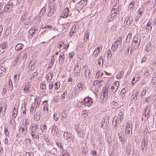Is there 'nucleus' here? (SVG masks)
Returning <instances> with one entry per match:
<instances>
[{"instance_id":"64","label":"nucleus","mask_w":156,"mask_h":156,"mask_svg":"<svg viewBox=\"0 0 156 156\" xmlns=\"http://www.w3.org/2000/svg\"><path fill=\"white\" fill-rule=\"evenodd\" d=\"M90 153L92 155H95L96 154V151L94 150L91 151Z\"/></svg>"},{"instance_id":"26","label":"nucleus","mask_w":156,"mask_h":156,"mask_svg":"<svg viewBox=\"0 0 156 156\" xmlns=\"http://www.w3.org/2000/svg\"><path fill=\"white\" fill-rule=\"evenodd\" d=\"M126 22V24L129 25L132 22V20L129 17H126L125 20V22Z\"/></svg>"},{"instance_id":"62","label":"nucleus","mask_w":156,"mask_h":156,"mask_svg":"<svg viewBox=\"0 0 156 156\" xmlns=\"http://www.w3.org/2000/svg\"><path fill=\"white\" fill-rule=\"evenodd\" d=\"M146 57L145 56H144L142 58V59H141V63H142L143 62H145L146 61Z\"/></svg>"},{"instance_id":"17","label":"nucleus","mask_w":156,"mask_h":156,"mask_svg":"<svg viewBox=\"0 0 156 156\" xmlns=\"http://www.w3.org/2000/svg\"><path fill=\"white\" fill-rule=\"evenodd\" d=\"M27 126H25L23 127H21L20 129V132L21 133L25 134L27 133Z\"/></svg>"},{"instance_id":"24","label":"nucleus","mask_w":156,"mask_h":156,"mask_svg":"<svg viewBox=\"0 0 156 156\" xmlns=\"http://www.w3.org/2000/svg\"><path fill=\"white\" fill-rule=\"evenodd\" d=\"M23 45L21 44H18L15 47V49L16 51L20 50L22 49Z\"/></svg>"},{"instance_id":"13","label":"nucleus","mask_w":156,"mask_h":156,"mask_svg":"<svg viewBox=\"0 0 156 156\" xmlns=\"http://www.w3.org/2000/svg\"><path fill=\"white\" fill-rule=\"evenodd\" d=\"M74 73L76 76L78 75L80 73V69L79 68V65L77 64L76 66L74 67Z\"/></svg>"},{"instance_id":"22","label":"nucleus","mask_w":156,"mask_h":156,"mask_svg":"<svg viewBox=\"0 0 156 156\" xmlns=\"http://www.w3.org/2000/svg\"><path fill=\"white\" fill-rule=\"evenodd\" d=\"M103 74L104 73L102 71H98L96 73V77L98 79L100 78L102 76Z\"/></svg>"},{"instance_id":"2","label":"nucleus","mask_w":156,"mask_h":156,"mask_svg":"<svg viewBox=\"0 0 156 156\" xmlns=\"http://www.w3.org/2000/svg\"><path fill=\"white\" fill-rule=\"evenodd\" d=\"M87 3V1L85 0H81L79 2L77 3L76 5V8L77 10H82L84 7Z\"/></svg>"},{"instance_id":"16","label":"nucleus","mask_w":156,"mask_h":156,"mask_svg":"<svg viewBox=\"0 0 156 156\" xmlns=\"http://www.w3.org/2000/svg\"><path fill=\"white\" fill-rule=\"evenodd\" d=\"M53 77V73H48L46 75V78L48 82H50Z\"/></svg>"},{"instance_id":"54","label":"nucleus","mask_w":156,"mask_h":156,"mask_svg":"<svg viewBox=\"0 0 156 156\" xmlns=\"http://www.w3.org/2000/svg\"><path fill=\"white\" fill-rule=\"evenodd\" d=\"M5 133L6 136H9V132L8 131L7 128H5Z\"/></svg>"},{"instance_id":"63","label":"nucleus","mask_w":156,"mask_h":156,"mask_svg":"<svg viewBox=\"0 0 156 156\" xmlns=\"http://www.w3.org/2000/svg\"><path fill=\"white\" fill-rule=\"evenodd\" d=\"M27 53H25L24 54L23 56V60H24V61L25 59H26L27 57Z\"/></svg>"},{"instance_id":"34","label":"nucleus","mask_w":156,"mask_h":156,"mask_svg":"<svg viewBox=\"0 0 156 156\" xmlns=\"http://www.w3.org/2000/svg\"><path fill=\"white\" fill-rule=\"evenodd\" d=\"M21 55L20 54H19L17 57L15 58L13 63L14 66H16L19 60V58L20 57Z\"/></svg>"},{"instance_id":"31","label":"nucleus","mask_w":156,"mask_h":156,"mask_svg":"<svg viewBox=\"0 0 156 156\" xmlns=\"http://www.w3.org/2000/svg\"><path fill=\"white\" fill-rule=\"evenodd\" d=\"M117 118L118 120H119L120 122L122 121L123 119V114L122 112H120Z\"/></svg>"},{"instance_id":"43","label":"nucleus","mask_w":156,"mask_h":156,"mask_svg":"<svg viewBox=\"0 0 156 156\" xmlns=\"http://www.w3.org/2000/svg\"><path fill=\"white\" fill-rule=\"evenodd\" d=\"M27 15L26 13H25L21 17V21L22 22H24L27 19Z\"/></svg>"},{"instance_id":"30","label":"nucleus","mask_w":156,"mask_h":156,"mask_svg":"<svg viewBox=\"0 0 156 156\" xmlns=\"http://www.w3.org/2000/svg\"><path fill=\"white\" fill-rule=\"evenodd\" d=\"M46 12V9L45 8L43 7V8L41 10V11L39 13V16L40 17H41L42 16H44V14Z\"/></svg>"},{"instance_id":"58","label":"nucleus","mask_w":156,"mask_h":156,"mask_svg":"<svg viewBox=\"0 0 156 156\" xmlns=\"http://www.w3.org/2000/svg\"><path fill=\"white\" fill-rule=\"evenodd\" d=\"M56 145L58 146V147L59 149H61L62 150H63V147L62 146L61 144H60L59 143H57Z\"/></svg>"},{"instance_id":"12","label":"nucleus","mask_w":156,"mask_h":156,"mask_svg":"<svg viewBox=\"0 0 156 156\" xmlns=\"http://www.w3.org/2000/svg\"><path fill=\"white\" fill-rule=\"evenodd\" d=\"M35 29L34 27H32L28 32V34L30 37H33L35 33Z\"/></svg>"},{"instance_id":"60","label":"nucleus","mask_w":156,"mask_h":156,"mask_svg":"<svg viewBox=\"0 0 156 156\" xmlns=\"http://www.w3.org/2000/svg\"><path fill=\"white\" fill-rule=\"evenodd\" d=\"M74 55V53L73 52H71L69 53V57L70 58H71Z\"/></svg>"},{"instance_id":"23","label":"nucleus","mask_w":156,"mask_h":156,"mask_svg":"<svg viewBox=\"0 0 156 156\" xmlns=\"http://www.w3.org/2000/svg\"><path fill=\"white\" fill-rule=\"evenodd\" d=\"M90 33L88 30H86L84 35V41L85 40V41L86 42L89 39V36Z\"/></svg>"},{"instance_id":"37","label":"nucleus","mask_w":156,"mask_h":156,"mask_svg":"<svg viewBox=\"0 0 156 156\" xmlns=\"http://www.w3.org/2000/svg\"><path fill=\"white\" fill-rule=\"evenodd\" d=\"M8 86L10 90H12L13 88V85L12 83V82L11 80V79L9 80V81L8 83Z\"/></svg>"},{"instance_id":"33","label":"nucleus","mask_w":156,"mask_h":156,"mask_svg":"<svg viewBox=\"0 0 156 156\" xmlns=\"http://www.w3.org/2000/svg\"><path fill=\"white\" fill-rule=\"evenodd\" d=\"M93 84L95 86H96L97 87H99L101 86V81L99 80H96L93 83Z\"/></svg>"},{"instance_id":"32","label":"nucleus","mask_w":156,"mask_h":156,"mask_svg":"<svg viewBox=\"0 0 156 156\" xmlns=\"http://www.w3.org/2000/svg\"><path fill=\"white\" fill-rule=\"evenodd\" d=\"M124 73L123 71H121L119 73L116 75V78L118 80L120 79L123 76Z\"/></svg>"},{"instance_id":"44","label":"nucleus","mask_w":156,"mask_h":156,"mask_svg":"<svg viewBox=\"0 0 156 156\" xmlns=\"http://www.w3.org/2000/svg\"><path fill=\"white\" fill-rule=\"evenodd\" d=\"M98 64L99 65H102L103 64V59L102 56H100L99 58L98 61Z\"/></svg>"},{"instance_id":"48","label":"nucleus","mask_w":156,"mask_h":156,"mask_svg":"<svg viewBox=\"0 0 156 156\" xmlns=\"http://www.w3.org/2000/svg\"><path fill=\"white\" fill-rule=\"evenodd\" d=\"M31 23V20L30 19V17L27 19L25 20V24L26 25H28Z\"/></svg>"},{"instance_id":"45","label":"nucleus","mask_w":156,"mask_h":156,"mask_svg":"<svg viewBox=\"0 0 156 156\" xmlns=\"http://www.w3.org/2000/svg\"><path fill=\"white\" fill-rule=\"evenodd\" d=\"M107 58L108 59H110L112 55L111 51L110 50H108L107 52Z\"/></svg>"},{"instance_id":"55","label":"nucleus","mask_w":156,"mask_h":156,"mask_svg":"<svg viewBox=\"0 0 156 156\" xmlns=\"http://www.w3.org/2000/svg\"><path fill=\"white\" fill-rule=\"evenodd\" d=\"M150 100V97L149 96H148L147 97L145 98L144 99V104H145V103H147Z\"/></svg>"},{"instance_id":"46","label":"nucleus","mask_w":156,"mask_h":156,"mask_svg":"<svg viewBox=\"0 0 156 156\" xmlns=\"http://www.w3.org/2000/svg\"><path fill=\"white\" fill-rule=\"evenodd\" d=\"M63 55L64 53H63L62 55L60 54L58 58L59 61L61 62H62L64 61V57L63 58Z\"/></svg>"},{"instance_id":"7","label":"nucleus","mask_w":156,"mask_h":156,"mask_svg":"<svg viewBox=\"0 0 156 156\" xmlns=\"http://www.w3.org/2000/svg\"><path fill=\"white\" fill-rule=\"evenodd\" d=\"M6 108L3 104H0V114L4 116L5 113Z\"/></svg>"},{"instance_id":"40","label":"nucleus","mask_w":156,"mask_h":156,"mask_svg":"<svg viewBox=\"0 0 156 156\" xmlns=\"http://www.w3.org/2000/svg\"><path fill=\"white\" fill-rule=\"evenodd\" d=\"M17 114V110L14 108L12 112V116L14 117H16Z\"/></svg>"},{"instance_id":"49","label":"nucleus","mask_w":156,"mask_h":156,"mask_svg":"<svg viewBox=\"0 0 156 156\" xmlns=\"http://www.w3.org/2000/svg\"><path fill=\"white\" fill-rule=\"evenodd\" d=\"M35 108L36 107L33 106V104H32L30 110V112L31 113H33L34 111V112L35 111L36 108Z\"/></svg>"},{"instance_id":"18","label":"nucleus","mask_w":156,"mask_h":156,"mask_svg":"<svg viewBox=\"0 0 156 156\" xmlns=\"http://www.w3.org/2000/svg\"><path fill=\"white\" fill-rule=\"evenodd\" d=\"M63 136L66 140H68L70 138L71 136V134L69 133L68 132H65L63 133Z\"/></svg>"},{"instance_id":"59","label":"nucleus","mask_w":156,"mask_h":156,"mask_svg":"<svg viewBox=\"0 0 156 156\" xmlns=\"http://www.w3.org/2000/svg\"><path fill=\"white\" fill-rule=\"evenodd\" d=\"M24 126H27V125H29V121L27 119H26L25 120Z\"/></svg>"},{"instance_id":"57","label":"nucleus","mask_w":156,"mask_h":156,"mask_svg":"<svg viewBox=\"0 0 156 156\" xmlns=\"http://www.w3.org/2000/svg\"><path fill=\"white\" fill-rule=\"evenodd\" d=\"M4 10L7 11L8 10H9L10 9V6H9L8 5H6L4 7Z\"/></svg>"},{"instance_id":"36","label":"nucleus","mask_w":156,"mask_h":156,"mask_svg":"<svg viewBox=\"0 0 156 156\" xmlns=\"http://www.w3.org/2000/svg\"><path fill=\"white\" fill-rule=\"evenodd\" d=\"M7 42H5L2 43V45H1L0 46L1 47V48L3 49L4 50L6 49L7 48Z\"/></svg>"},{"instance_id":"35","label":"nucleus","mask_w":156,"mask_h":156,"mask_svg":"<svg viewBox=\"0 0 156 156\" xmlns=\"http://www.w3.org/2000/svg\"><path fill=\"white\" fill-rule=\"evenodd\" d=\"M50 62L48 64V67L49 68H50L53 65L54 62H55V59L54 58H51L50 60Z\"/></svg>"},{"instance_id":"61","label":"nucleus","mask_w":156,"mask_h":156,"mask_svg":"<svg viewBox=\"0 0 156 156\" xmlns=\"http://www.w3.org/2000/svg\"><path fill=\"white\" fill-rule=\"evenodd\" d=\"M43 110L44 111V112L46 111L47 112L48 110V107L46 105H44L43 107Z\"/></svg>"},{"instance_id":"52","label":"nucleus","mask_w":156,"mask_h":156,"mask_svg":"<svg viewBox=\"0 0 156 156\" xmlns=\"http://www.w3.org/2000/svg\"><path fill=\"white\" fill-rule=\"evenodd\" d=\"M32 104H33V106L35 107L36 108L37 106L39 105H38V101L37 100V99L36 98L35 99L34 103H33Z\"/></svg>"},{"instance_id":"27","label":"nucleus","mask_w":156,"mask_h":156,"mask_svg":"<svg viewBox=\"0 0 156 156\" xmlns=\"http://www.w3.org/2000/svg\"><path fill=\"white\" fill-rule=\"evenodd\" d=\"M48 12L47 14V15L48 17L51 16L53 14L54 10L52 9L51 6H50L48 9Z\"/></svg>"},{"instance_id":"29","label":"nucleus","mask_w":156,"mask_h":156,"mask_svg":"<svg viewBox=\"0 0 156 156\" xmlns=\"http://www.w3.org/2000/svg\"><path fill=\"white\" fill-rule=\"evenodd\" d=\"M137 94L136 92L133 93L131 96V100L135 101L137 99Z\"/></svg>"},{"instance_id":"11","label":"nucleus","mask_w":156,"mask_h":156,"mask_svg":"<svg viewBox=\"0 0 156 156\" xmlns=\"http://www.w3.org/2000/svg\"><path fill=\"white\" fill-rule=\"evenodd\" d=\"M38 73L37 72H35L32 74L31 77L29 79V81L31 82V81L35 80L36 77L37 76Z\"/></svg>"},{"instance_id":"38","label":"nucleus","mask_w":156,"mask_h":156,"mask_svg":"<svg viewBox=\"0 0 156 156\" xmlns=\"http://www.w3.org/2000/svg\"><path fill=\"white\" fill-rule=\"evenodd\" d=\"M151 49V44L150 43H147L145 47V50L148 52Z\"/></svg>"},{"instance_id":"47","label":"nucleus","mask_w":156,"mask_h":156,"mask_svg":"<svg viewBox=\"0 0 156 156\" xmlns=\"http://www.w3.org/2000/svg\"><path fill=\"white\" fill-rule=\"evenodd\" d=\"M30 86L29 85H26L24 88V90L26 92L28 93L29 91Z\"/></svg>"},{"instance_id":"4","label":"nucleus","mask_w":156,"mask_h":156,"mask_svg":"<svg viewBox=\"0 0 156 156\" xmlns=\"http://www.w3.org/2000/svg\"><path fill=\"white\" fill-rule=\"evenodd\" d=\"M119 86V83L118 81L115 82L112 84L110 89L109 90V92L111 94H114L117 91L118 87Z\"/></svg>"},{"instance_id":"41","label":"nucleus","mask_w":156,"mask_h":156,"mask_svg":"<svg viewBox=\"0 0 156 156\" xmlns=\"http://www.w3.org/2000/svg\"><path fill=\"white\" fill-rule=\"evenodd\" d=\"M132 34L129 33L127 35L126 37V40L128 41H130L132 40Z\"/></svg>"},{"instance_id":"15","label":"nucleus","mask_w":156,"mask_h":156,"mask_svg":"<svg viewBox=\"0 0 156 156\" xmlns=\"http://www.w3.org/2000/svg\"><path fill=\"white\" fill-rule=\"evenodd\" d=\"M143 11H141L139 9L137 11V14L135 18V20L137 21L140 18V16L142 15V13L144 12Z\"/></svg>"},{"instance_id":"56","label":"nucleus","mask_w":156,"mask_h":156,"mask_svg":"<svg viewBox=\"0 0 156 156\" xmlns=\"http://www.w3.org/2000/svg\"><path fill=\"white\" fill-rule=\"evenodd\" d=\"M86 111H83L82 112V115L84 117H86L87 116V115L86 114Z\"/></svg>"},{"instance_id":"19","label":"nucleus","mask_w":156,"mask_h":156,"mask_svg":"<svg viewBox=\"0 0 156 156\" xmlns=\"http://www.w3.org/2000/svg\"><path fill=\"white\" fill-rule=\"evenodd\" d=\"M100 47H97L93 52V55H94L95 57H96L98 55V54L100 53Z\"/></svg>"},{"instance_id":"10","label":"nucleus","mask_w":156,"mask_h":156,"mask_svg":"<svg viewBox=\"0 0 156 156\" xmlns=\"http://www.w3.org/2000/svg\"><path fill=\"white\" fill-rule=\"evenodd\" d=\"M84 75L86 78L89 79V77L90 70L88 69L87 67H83Z\"/></svg>"},{"instance_id":"3","label":"nucleus","mask_w":156,"mask_h":156,"mask_svg":"<svg viewBox=\"0 0 156 156\" xmlns=\"http://www.w3.org/2000/svg\"><path fill=\"white\" fill-rule=\"evenodd\" d=\"M122 41V38L119 37L117 38L115 42L112 44V49L114 51L118 48L119 46H121Z\"/></svg>"},{"instance_id":"39","label":"nucleus","mask_w":156,"mask_h":156,"mask_svg":"<svg viewBox=\"0 0 156 156\" xmlns=\"http://www.w3.org/2000/svg\"><path fill=\"white\" fill-rule=\"evenodd\" d=\"M77 89L80 91L82 90V84L81 82H80L78 84L77 87Z\"/></svg>"},{"instance_id":"25","label":"nucleus","mask_w":156,"mask_h":156,"mask_svg":"<svg viewBox=\"0 0 156 156\" xmlns=\"http://www.w3.org/2000/svg\"><path fill=\"white\" fill-rule=\"evenodd\" d=\"M40 129L41 131L43 133H46L47 130V126L46 124L41 125L40 127Z\"/></svg>"},{"instance_id":"9","label":"nucleus","mask_w":156,"mask_h":156,"mask_svg":"<svg viewBox=\"0 0 156 156\" xmlns=\"http://www.w3.org/2000/svg\"><path fill=\"white\" fill-rule=\"evenodd\" d=\"M118 10L116 9L115 8H113L112 10V15L111 16V18H108V21H111L112 20V17H114L117 15V12Z\"/></svg>"},{"instance_id":"20","label":"nucleus","mask_w":156,"mask_h":156,"mask_svg":"<svg viewBox=\"0 0 156 156\" xmlns=\"http://www.w3.org/2000/svg\"><path fill=\"white\" fill-rule=\"evenodd\" d=\"M60 115V113L58 112L55 113L53 115V119L56 121H57Z\"/></svg>"},{"instance_id":"8","label":"nucleus","mask_w":156,"mask_h":156,"mask_svg":"<svg viewBox=\"0 0 156 156\" xmlns=\"http://www.w3.org/2000/svg\"><path fill=\"white\" fill-rule=\"evenodd\" d=\"M147 146V142L144 139L142 141L141 144V149L143 152L146 151V150Z\"/></svg>"},{"instance_id":"5","label":"nucleus","mask_w":156,"mask_h":156,"mask_svg":"<svg viewBox=\"0 0 156 156\" xmlns=\"http://www.w3.org/2000/svg\"><path fill=\"white\" fill-rule=\"evenodd\" d=\"M92 103V99L89 97H87L84 98L83 104L85 106L89 107L91 105Z\"/></svg>"},{"instance_id":"42","label":"nucleus","mask_w":156,"mask_h":156,"mask_svg":"<svg viewBox=\"0 0 156 156\" xmlns=\"http://www.w3.org/2000/svg\"><path fill=\"white\" fill-rule=\"evenodd\" d=\"M67 94L66 92H64L62 94L61 96V98L62 100L65 101V98L66 97H67Z\"/></svg>"},{"instance_id":"6","label":"nucleus","mask_w":156,"mask_h":156,"mask_svg":"<svg viewBox=\"0 0 156 156\" xmlns=\"http://www.w3.org/2000/svg\"><path fill=\"white\" fill-rule=\"evenodd\" d=\"M140 40L138 41L137 37H134L132 41V45H134V48L135 49L138 48L139 45H140Z\"/></svg>"},{"instance_id":"14","label":"nucleus","mask_w":156,"mask_h":156,"mask_svg":"<svg viewBox=\"0 0 156 156\" xmlns=\"http://www.w3.org/2000/svg\"><path fill=\"white\" fill-rule=\"evenodd\" d=\"M107 88L105 87L103 89L101 94V96H102L103 98H106L107 96Z\"/></svg>"},{"instance_id":"21","label":"nucleus","mask_w":156,"mask_h":156,"mask_svg":"<svg viewBox=\"0 0 156 156\" xmlns=\"http://www.w3.org/2000/svg\"><path fill=\"white\" fill-rule=\"evenodd\" d=\"M130 130H131V125L129 124H127L126 125V128L125 129V132L129 134Z\"/></svg>"},{"instance_id":"1","label":"nucleus","mask_w":156,"mask_h":156,"mask_svg":"<svg viewBox=\"0 0 156 156\" xmlns=\"http://www.w3.org/2000/svg\"><path fill=\"white\" fill-rule=\"evenodd\" d=\"M38 126L37 125L33 126L31 131V134L32 137L34 138L38 139L39 138V135Z\"/></svg>"},{"instance_id":"50","label":"nucleus","mask_w":156,"mask_h":156,"mask_svg":"<svg viewBox=\"0 0 156 156\" xmlns=\"http://www.w3.org/2000/svg\"><path fill=\"white\" fill-rule=\"evenodd\" d=\"M60 87V84L59 82H57L54 85V88L55 89H58Z\"/></svg>"},{"instance_id":"51","label":"nucleus","mask_w":156,"mask_h":156,"mask_svg":"<svg viewBox=\"0 0 156 156\" xmlns=\"http://www.w3.org/2000/svg\"><path fill=\"white\" fill-rule=\"evenodd\" d=\"M56 131V126H53L51 131L52 134V135H55Z\"/></svg>"},{"instance_id":"28","label":"nucleus","mask_w":156,"mask_h":156,"mask_svg":"<svg viewBox=\"0 0 156 156\" xmlns=\"http://www.w3.org/2000/svg\"><path fill=\"white\" fill-rule=\"evenodd\" d=\"M69 9L68 8H66L63 11V13L64 14V18H66L69 13Z\"/></svg>"},{"instance_id":"53","label":"nucleus","mask_w":156,"mask_h":156,"mask_svg":"<svg viewBox=\"0 0 156 156\" xmlns=\"http://www.w3.org/2000/svg\"><path fill=\"white\" fill-rule=\"evenodd\" d=\"M5 71H6L5 69L3 67H2L0 69V73L3 74Z\"/></svg>"}]
</instances>
